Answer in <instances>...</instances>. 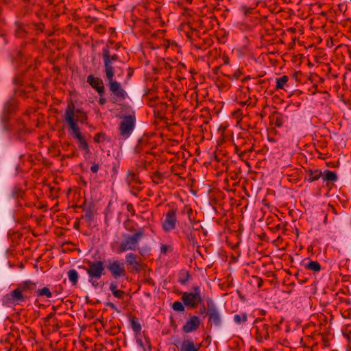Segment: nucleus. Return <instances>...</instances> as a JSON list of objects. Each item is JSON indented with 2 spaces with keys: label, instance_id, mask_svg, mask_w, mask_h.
Instances as JSON below:
<instances>
[{
  "label": "nucleus",
  "instance_id": "obj_1",
  "mask_svg": "<svg viewBox=\"0 0 351 351\" xmlns=\"http://www.w3.org/2000/svg\"><path fill=\"white\" fill-rule=\"evenodd\" d=\"M36 287L37 282L30 280L19 283L16 289L2 298L3 305L10 306L21 304L30 298Z\"/></svg>",
  "mask_w": 351,
  "mask_h": 351
},
{
  "label": "nucleus",
  "instance_id": "obj_2",
  "mask_svg": "<svg viewBox=\"0 0 351 351\" xmlns=\"http://www.w3.org/2000/svg\"><path fill=\"white\" fill-rule=\"evenodd\" d=\"M104 72L106 80L108 82V86L109 90L117 98L124 100L128 94L126 91L121 87L119 82L114 80L116 72L118 77L123 75V69L121 66L114 65V63H110V61L104 62Z\"/></svg>",
  "mask_w": 351,
  "mask_h": 351
},
{
  "label": "nucleus",
  "instance_id": "obj_3",
  "mask_svg": "<svg viewBox=\"0 0 351 351\" xmlns=\"http://www.w3.org/2000/svg\"><path fill=\"white\" fill-rule=\"evenodd\" d=\"M145 234L142 229H138L134 234H124L123 235V241L120 243L118 253H121L127 250L134 251L137 248L138 244Z\"/></svg>",
  "mask_w": 351,
  "mask_h": 351
},
{
  "label": "nucleus",
  "instance_id": "obj_4",
  "mask_svg": "<svg viewBox=\"0 0 351 351\" xmlns=\"http://www.w3.org/2000/svg\"><path fill=\"white\" fill-rule=\"evenodd\" d=\"M191 292L182 293V301L186 306L193 309L197 308L199 303H203V296L199 286H193Z\"/></svg>",
  "mask_w": 351,
  "mask_h": 351
},
{
  "label": "nucleus",
  "instance_id": "obj_5",
  "mask_svg": "<svg viewBox=\"0 0 351 351\" xmlns=\"http://www.w3.org/2000/svg\"><path fill=\"white\" fill-rule=\"evenodd\" d=\"M19 103L18 100L14 97H10L4 104L1 121L2 123L3 129L4 130H8L10 129L9 121L10 116L14 114L19 110Z\"/></svg>",
  "mask_w": 351,
  "mask_h": 351
},
{
  "label": "nucleus",
  "instance_id": "obj_6",
  "mask_svg": "<svg viewBox=\"0 0 351 351\" xmlns=\"http://www.w3.org/2000/svg\"><path fill=\"white\" fill-rule=\"evenodd\" d=\"M66 118L68 120L69 128L72 131L73 138H76L79 142V148L84 150L86 154L90 153L88 144L87 143L84 136L81 133L78 125L74 123L71 113H67Z\"/></svg>",
  "mask_w": 351,
  "mask_h": 351
},
{
  "label": "nucleus",
  "instance_id": "obj_7",
  "mask_svg": "<svg viewBox=\"0 0 351 351\" xmlns=\"http://www.w3.org/2000/svg\"><path fill=\"white\" fill-rule=\"evenodd\" d=\"M207 311L206 316L208 319V326L214 325L215 326H219L221 324L222 319L219 311L216 304L211 298L206 300Z\"/></svg>",
  "mask_w": 351,
  "mask_h": 351
},
{
  "label": "nucleus",
  "instance_id": "obj_8",
  "mask_svg": "<svg viewBox=\"0 0 351 351\" xmlns=\"http://www.w3.org/2000/svg\"><path fill=\"white\" fill-rule=\"evenodd\" d=\"M67 113H71L72 118L75 124H77V122H80L81 123H87L88 116L86 113L82 109H75V104L73 101L71 100L69 102H68L64 114V119L68 123V120L66 118Z\"/></svg>",
  "mask_w": 351,
  "mask_h": 351
},
{
  "label": "nucleus",
  "instance_id": "obj_9",
  "mask_svg": "<svg viewBox=\"0 0 351 351\" xmlns=\"http://www.w3.org/2000/svg\"><path fill=\"white\" fill-rule=\"evenodd\" d=\"M136 124V117L134 114L124 116L119 124V134L124 139L128 138L134 129Z\"/></svg>",
  "mask_w": 351,
  "mask_h": 351
},
{
  "label": "nucleus",
  "instance_id": "obj_10",
  "mask_svg": "<svg viewBox=\"0 0 351 351\" xmlns=\"http://www.w3.org/2000/svg\"><path fill=\"white\" fill-rule=\"evenodd\" d=\"M88 267H84L88 278L100 279L105 274V264L101 261L87 262Z\"/></svg>",
  "mask_w": 351,
  "mask_h": 351
},
{
  "label": "nucleus",
  "instance_id": "obj_11",
  "mask_svg": "<svg viewBox=\"0 0 351 351\" xmlns=\"http://www.w3.org/2000/svg\"><path fill=\"white\" fill-rule=\"evenodd\" d=\"M176 208H170L165 214V219L162 222V228L164 232H169L176 228L178 223Z\"/></svg>",
  "mask_w": 351,
  "mask_h": 351
},
{
  "label": "nucleus",
  "instance_id": "obj_12",
  "mask_svg": "<svg viewBox=\"0 0 351 351\" xmlns=\"http://www.w3.org/2000/svg\"><path fill=\"white\" fill-rule=\"evenodd\" d=\"M253 328L256 330V339L258 342L267 340L269 337V325L263 323V319L256 318L254 320Z\"/></svg>",
  "mask_w": 351,
  "mask_h": 351
},
{
  "label": "nucleus",
  "instance_id": "obj_13",
  "mask_svg": "<svg viewBox=\"0 0 351 351\" xmlns=\"http://www.w3.org/2000/svg\"><path fill=\"white\" fill-rule=\"evenodd\" d=\"M107 268L109 270L111 276L114 279H118L119 278L123 277L126 275L124 264L119 261L116 260L110 263L108 265Z\"/></svg>",
  "mask_w": 351,
  "mask_h": 351
},
{
  "label": "nucleus",
  "instance_id": "obj_14",
  "mask_svg": "<svg viewBox=\"0 0 351 351\" xmlns=\"http://www.w3.org/2000/svg\"><path fill=\"white\" fill-rule=\"evenodd\" d=\"M125 263L128 266H132L136 273L141 272L145 265L141 262V258L132 252L128 253L125 255Z\"/></svg>",
  "mask_w": 351,
  "mask_h": 351
},
{
  "label": "nucleus",
  "instance_id": "obj_15",
  "mask_svg": "<svg viewBox=\"0 0 351 351\" xmlns=\"http://www.w3.org/2000/svg\"><path fill=\"white\" fill-rule=\"evenodd\" d=\"M10 129L8 131H10L12 134L19 139H21L27 132L26 124L21 119L16 120L14 124L12 125H10Z\"/></svg>",
  "mask_w": 351,
  "mask_h": 351
},
{
  "label": "nucleus",
  "instance_id": "obj_16",
  "mask_svg": "<svg viewBox=\"0 0 351 351\" xmlns=\"http://www.w3.org/2000/svg\"><path fill=\"white\" fill-rule=\"evenodd\" d=\"M14 36L16 38H24L27 36L28 31L31 29V25L19 21H16L14 23Z\"/></svg>",
  "mask_w": 351,
  "mask_h": 351
},
{
  "label": "nucleus",
  "instance_id": "obj_17",
  "mask_svg": "<svg viewBox=\"0 0 351 351\" xmlns=\"http://www.w3.org/2000/svg\"><path fill=\"white\" fill-rule=\"evenodd\" d=\"M200 325L199 318L196 315L189 317V319L186 321L182 326V331L184 333H190L197 330Z\"/></svg>",
  "mask_w": 351,
  "mask_h": 351
},
{
  "label": "nucleus",
  "instance_id": "obj_18",
  "mask_svg": "<svg viewBox=\"0 0 351 351\" xmlns=\"http://www.w3.org/2000/svg\"><path fill=\"white\" fill-rule=\"evenodd\" d=\"M87 82L95 88L99 96H102L105 92V87L101 79L95 77L93 75H89L87 77Z\"/></svg>",
  "mask_w": 351,
  "mask_h": 351
},
{
  "label": "nucleus",
  "instance_id": "obj_19",
  "mask_svg": "<svg viewBox=\"0 0 351 351\" xmlns=\"http://www.w3.org/2000/svg\"><path fill=\"white\" fill-rule=\"evenodd\" d=\"M174 345L178 348V351H200L202 346L201 343L195 344L191 339L183 340L180 346H178L176 343Z\"/></svg>",
  "mask_w": 351,
  "mask_h": 351
},
{
  "label": "nucleus",
  "instance_id": "obj_20",
  "mask_svg": "<svg viewBox=\"0 0 351 351\" xmlns=\"http://www.w3.org/2000/svg\"><path fill=\"white\" fill-rule=\"evenodd\" d=\"M102 59L104 62L110 61V63H115L119 62L121 63V64H124V62L120 60L119 56L117 54L110 53V47L108 45L105 46L102 49Z\"/></svg>",
  "mask_w": 351,
  "mask_h": 351
},
{
  "label": "nucleus",
  "instance_id": "obj_21",
  "mask_svg": "<svg viewBox=\"0 0 351 351\" xmlns=\"http://www.w3.org/2000/svg\"><path fill=\"white\" fill-rule=\"evenodd\" d=\"M322 176V173L319 169H307L306 170L304 180L308 182H312L318 180Z\"/></svg>",
  "mask_w": 351,
  "mask_h": 351
},
{
  "label": "nucleus",
  "instance_id": "obj_22",
  "mask_svg": "<svg viewBox=\"0 0 351 351\" xmlns=\"http://www.w3.org/2000/svg\"><path fill=\"white\" fill-rule=\"evenodd\" d=\"M109 289L114 298L119 300H123L124 298L125 293L123 290L118 289V285L116 281L112 280L110 282Z\"/></svg>",
  "mask_w": 351,
  "mask_h": 351
},
{
  "label": "nucleus",
  "instance_id": "obj_23",
  "mask_svg": "<svg viewBox=\"0 0 351 351\" xmlns=\"http://www.w3.org/2000/svg\"><path fill=\"white\" fill-rule=\"evenodd\" d=\"M125 181L127 182L129 186H131L132 184H141L138 176L132 170L128 171Z\"/></svg>",
  "mask_w": 351,
  "mask_h": 351
},
{
  "label": "nucleus",
  "instance_id": "obj_24",
  "mask_svg": "<svg viewBox=\"0 0 351 351\" xmlns=\"http://www.w3.org/2000/svg\"><path fill=\"white\" fill-rule=\"evenodd\" d=\"M25 194V191L23 189L22 186L19 184L14 185L11 192L12 197L16 199H23Z\"/></svg>",
  "mask_w": 351,
  "mask_h": 351
},
{
  "label": "nucleus",
  "instance_id": "obj_25",
  "mask_svg": "<svg viewBox=\"0 0 351 351\" xmlns=\"http://www.w3.org/2000/svg\"><path fill=\"white\" fill-rule=\"evenodd\" d=\"M33 292H34L37 297H45L47 298H51L52 297V293L47 287L38 289L36 288Z\"/></svg>",
  "mask_w": 351,
  "mask_h": 351
},
{
  "label": "nucleus",
  "instance_id": "obj_26",
  "mask_svg": "<svg viewBox=\"0 0 351 351\" xmlns=\"http://www.w3.org/2000/svg\"><path fill=\"white\" fill-rule=\"evenodd\" d=\"M289 80V77L287 75H282L280 77L276 79V89H284L287 90V87H289L287 82Z\"/></svg>",
  "mask_w": 351,
  "mask_h": 351
},
{
  "label": "nucleus",
  "instance_id": "obj_27",
  "mask_svg": "<svg viewBox=\"0 0 351 351\" xmlns=\"http://www.w3.org/2000/svg\"><path fill=\"white\" fill-rule=\"evenodd\" d=\"M129 320L133 331L136 333H139L141 331L142 328L136 317L132 315H130Z\"/></svg>",
  "mask_w": 351,
  "mask_h": 351
},
{
  "label": "nucleus",
  "instance_id": "obj_28",
  "mask_svg": "<svg viewBox=\"0 0 351 351\" xmlns=\"http://www.w3.org/2000/svg\"><path fill=\"white\" fill-rule=\"evenodd\" d=\"M191 278V276L189 271L186 270H182L178 274V282L181 285H186Z\"/></svg>",
  "mask_w": 351,
  "mask_h": 351
},
{
  "label": "nucleus",
  "instance_id": "obj_29",
  "mask_svg": "<svg viewBox=\"0 0 351 351\" xmlns=\"http://www.w3.org/2000/svg\"><path fill=\"white\" fill-rule=\"evenodd\" d=\"M304 267L306 269L313 271H319L321 270V265L317 261H310L304 264Z\"/></svg>",
  "mask_w": 351,
  "mask_h": 351
},
{
  "label": "nucleus",
  "instance_id": "obj_30",
  "mask_svg": "<svg viewBox=\"0 0 351 351\" xmlns=\"http://www.w3.org/2000/svg\"><path fill=\"white\" fill-rule=\"evenodd\" d=\"M84 214L82 215L81 218L84 219L87 223L90 224L94 219L93 212L90 207L84 210Z\"/></svg>",
  "mask_w": 351,
  "mask_h": 351
},
{
  "label": "nucleus",
  "instance_id": "obj_31",
  "mask_svg": "<svg viewBox=\"0 0 351 351\" xmlns=\"http://www.w3.org/2000/svg\"><path fill=\"white\" fill-rule=\"evenodd\" d=\"M67 274L69 281L74 285H77L79 278L77 271L75 269H72L67 272Z\"/></svg>",
  "mask_w": 351,
  "mask_h": 351
},
{
  "label": "nucleus",
  "instance_id": "obj_32",
  "mask_svg": "<svg viewBox=\"0 0 351 351\" xmlns=\"http://www.w3.org/2000/svg\"><path fill=\"white\" fill-rule=\"evenodd\" d=\"M322 179L324 181L335 182L337 180V176L335 172L326 170L324 175L322 176Z\"/></svg>",
  "mask_w": 351,
  "mask_h": 351
},
{
  "label": "nucleus",
  "instance_id": "obj_33",
  "mask_svg": "<svg viewBox=\"0 0 351 351\" xmlns=\"http://www.w3.org/2000/svg\"><path fill=\"white\" fill-rule=\"evenodd\" d=\"M30 93V90H27L26 88H22L21 87H15L14 89V95H16L19 97H23V98H27L28 93Z\"/></svg>",
  "mask_w": 351,
  "mask_h": 351
},
{
  "label": "nucleus",
  "instance_id": "obj_34",
  "mask_svg": "<svg viewBox=\"0 0 351 351\" xmlns=\"http://www.w3.org/2000/svg\"><path fill=\"white\" fill-rule=\"evenodd\" d=\"M261 2V1H256L254 3L253 6L247 7V5H242L241 7V10L243 12L245 16H247L248 14H251L252 10H254L256 6L258 5V3Z\"/></svg>",
  "mask_w": 351,
  "mask_h": 351
},
{
  "label": "nucleus",
  "instance_id": "obj_35",
  "mask_svg": "<svg viewBox=\"0 0 351 351\" xmlns=\"http://www.w3.org/2000/svg\"><path fill=\"white\" fill-rule=\"evenodd\" d=\"M13 60L19 64L26 61V57L24 55L23 52L19 50L16 51V54L13 57Z\"/></svg>",
  "mask_w": 351,
  "mask_h": 351
},
{
  "label": "nucleus",
  "instance_id": "obj_36",
  "mask_svg": "<svg viewBox=\"0 0 351 351\" xmlns=\"http://www.w3.org/2000/svg\"><path fill=\"white\" fill-rule=\"evenodd\" d=\"M234 321L237 324H241L245 323L247 319V315L245 313L242 314H236L234 315Z\"/></svg>",
  "mask_w": 351,
  "mask_h": 351
},
{
  "label": "nucleus",
  "instance_id": "obj_37",
  "mask_svg": "<svg viewBox=\"0 0 351 351\" xmlns=\"http://www.w3.org/2000/svg\"><path fill=\"white\" fill-rule=\"evenodd\" d=\"M254 151V144H251V146L249 148H245L243 150L240 152L238 154L239 158L243 160H247L248 157H247V154Z\"/></svg>",
  "mask_w": 351,
  "mask_h": 351
},
{
  "label": "nucleus",
  "instance_id": "obj_38",
  "mask_svg": "<svg viewBox=\"0 0 351 351\" xmlns=\"http://www.w3.org/2000/svg\"><path fill=\"white\" fill-rule=\"evenodd\" d=\"M146 345H144L143 341L141 339H136L138 346L143 348V351H151V343L149 339L145 338Z\"/></svg>",
  "mask_w": 351,
  "mask_h": 351
},
{
  "label": "nucleus",
  "instance_id": "obj_39",
  "mask_svg": "<svg viewBox=\"0 0 351 351\" xmlns=\"http://www.w3.org/2000/svg\"><path fill=\"white\" fill-rule=\"evenodd\" d=\"M152 182L156 184H158L162 182V180L164 178V176L162 173L159 171H155L152 176Z\"/></svg>",
  "mask_w": 351,
  "mask_h": 351
},
{
  "label": "nucleus",
  "instance_id": "obj_40",
  "mask_svg": "<svg viewBox=\"0 0 351 351\" xmlns=\"http://www.w3.org/2000/svg\"><path fill=\"white\" fill-rule=\"evenodd\" d=\"M31 29H34L38 32H43L45 29V25L43 23H31Z\"/></svg>",
  "mask_w": 351,
  "mask_h": 351
},
{
  "label": "nucleus",
  "instance_id": "obj_41",
  "mask_svg": "<svg viewBox=\"0 0 351 351\" xmlns=\"http://www.w3.org/2000/svg\"><path fill=\"white\" fill-rule=\"evenodd\" d=\"M184 304L180 301H176L172 304V308L178 312H183L185 310Z\"/></svg>",
  "mask_w": 351,
  "mask_h": 351
},
{
  "label": "nucleus",
  "instance_id": "obj_42",
  "mask_svg": "<svg viewBox=\"0 0 351 351\" xmlns=\"http://www.w3.org/2000/svg\"><path fill=\"white\" fill-rule=\"evenodd\" d=\"M186 238L189 242L193 245V246L197 245V241L195 233L193 231H191L189 233H186Z\"/></svg>",
  "mask_w": 351,
  "mask_h": 351
},
{
  "label": "nucleus",
  "instance_id": "obj_43",
  "mask_svg": "<svg viewBox=\"0 0 351 351\" xmlns=\"http://www.w3.org/2000/svg\"><path fill=\"white\" fill-rule=\"evenodd\" d=\"M106 134L102 132L97 133L93 138L94 141L97 143L104 142L106 141Z\"/></svg>",
  "mask_w": 351,
  "mask_h": 351
},
{
  "label": "nucleus",
  "instance_id": "obj_44",
  "mask_svg": "<svg viewBox=\"0 0 351 351\" xmlns=\"http://www.w3.org/2000/svg\"><path fill=\"white\" fill-rule=\"evenodd\" d=\"M273 121L276 127H281L283 124L282 116L280 114H277L276 116L274 115Z\"/></svg>",
  "mask_w": 351,
  "mask_h": 351
},
{
  "label": "nucleus",
  "instance_id": "obj_45",
  "mask_svg": "<svg viewBox=\"0 0 351 351\" xmlns=\"http://www.w3.org/2000/svg\"><path fill=\"white\" fill-rule=\"evenodd\" d=\"M13 84L16 87H22L23 86V79L22 75H16L12 80Z\"/></svg>",
  "mask_w": 351,
  "mask_h": 351
},
{
  "label": "nucleus",
  "instance_id": "obj_46",
  "mask_svg": "<svg viewBox=\"0 0 351 351\" xmlns=\"http://www.w3.org/2000/svg\"><path fill=\"white\" fill-rule=\"evenodd\" d=\"M252 280H254L257 284L258 288H261L263 285V279L257 276H252Z\"/></svg>",
  "mask_w": 351,
  "mask_h": 351
},
{
  "label": "nucleus",
  "instance_id": "obj_47",
  "mask_svg": "<svg viewBox=\"0 0 351 351\" xmlns=\"http://www.w3.org/2000/svg\"><path fill=\"white\" fill-rule=\"evenodd\" d=\"M341 315L345 319H351V308L343 311L341 313Z\"/></svg>",
  "mask_w": 351,
  "mask_h": 351
},
{
  "label": "nucleus",
  "instance_id": "obj_48",
  "mask_svg": "<svg viewBox=\"0 0 351 351\" xmlns=\"http://www.w3.org/2000/svg\"><path fill=\"white\" fill-rule=\"evenodd\" d=\"M126 209L131 213L132 216L135 215V210L132 203H128L126 205Z\"/></svg>",
  "mask_w": 351,
  "mask_h": 351
},
{
  "label": "nucleus",
  "instance_id": "obj_49",
  "mask_svg": "<svg viewBox=\"0 0 351 351\" xmlns=\"http://www.w3.org/2000/svg\"><path fill=\"white\" fill-rule=\"evenodd\" d=\"M171 250L172 249H171V246L167 245L162 244L160 246V252L164 254H166L167 252H168V250Z\"/></svg>",
  "mask_w": 351,
  "mask_h": 351
},
{
  "label": "nucleus",
  "instance_id": "obj_50",
  "mask_svg": "<svg viewBox=\"0 0 351 351\" xmlns=\"http://www.w3.org/2000/svg\"><path fill=\"white\" fill-rule=\"evenodd\" d=\"M241 74V72L239 71V69H238V70L235 71V72L233 75H228V77L230 80H233L234 79H238Z\"/></svg>",
  "mask_w": 351,
  "mask_h": 351
},
{
  "label": "nucleus",
  "instance_id": "obj_51",
  "mask_svg": "<svg viewBox=\"0 0 351 351\" xmlns=\"http://www.w3.org/2000/svg\"><path fill=\"white\" fill-rule=\"evenodd\" d=\"M343 337L347 339V341H351V330H348L346 329L344 332H343Z\"/></svg>",
  "mask_w": 351,
  "mask_h": 351
},
{
  "label": "nucleus",
  "instance_id": "obj_52",
  "mask_svg": "<svg viewBox=\"0 0 351 351\" xmlns=\"http://www.w3.org/2000/svg\"><path fill=\"white\" fill-rule=\"evenodd\" d=\"M128 74H127V80L125 82H128L132 77V76L134 74V69L132 67H128L127 69Z\"/></svg>",
  "mask_w": 351,
  "mask_h": 351
},
{
  "label": "nucleus",
  "instance_id": "obj_53",
  "mask_svg": "<svg viewBox=\"0 0 351 351\" xmlns=\"http://www.w3.org/2000/svg\"><path fill=\"white\" fill-rule=\"evenodd\" d=\"M98 280L99 279L88 278V282L96 289L99 286V283L97 282Z\"/></svg>",
  "mask_w": 351,
  "mask_h": 351
},
{
  "label": "nucleus",
  "instance_id": "obj_54",
  "mask_svg": "<svg viewBox=\"0 0 351 351\" xmlns=\"http://www.w3.org/2000/svg\"><path fill=\"white\" fill-rule=\"evenodd\" d=\"M302 74L300 71H295L293 74V77L295 81H300V77H302Z\"/></svg>",
  "mask_w": 351,
  "mask_h": 351
},
{
  "label": "nucleus",
  "instance_id": "obj_55",
  "mask_svg": "<svg viewBox=\"0 0 351 351\" xmlns=\"http://www.w3.org/2000/svg\"><path fill=\"white\" fill-rule=\"evenodd\" d=\"M106 305L108 307H110V308L113 309L114 311H117V312H119V310L118 309V308L116 306V305L111 302H106Z\"/></svg>",
  "mask_w": 351,
  "mask_h": 351
},
{
  "label": "nucleus",
  "instance_id": "obj_56",
  "mask_svg": "<svg viewBox=\"0 0 351 351\" xmlns=\"http://www.w3.org/2000/svg\"><path fill=\"white\" fill-rule=\"evenodd\" d=\"M201 305L199 313L203 315L204 313L206 314L207 307L205 306L204 301L203 300V303H199Z\"/></svg>",
  "mask_w": 351,
  "mask_h": 351
},
{
  "label": "nucleus",
  "instance_id": "obj_57",
  "mask_svg": "<svg viewBox=\"0 0 351 351\" xmlns=\"http://www.w3.org/2000/svg\"><path fill=\"white\" fill-rule=\"evenodd\" d=\"M99 166L98 164H96V163H94L91 167H90V171L93 173H97L99 171Z\"/></svg>",
  "mask_w": 351,
  "mask_h": 351
},
{
  "label": "nucleus",
  "instance_id": "obj_58",
  "mask_svg": "<svg viewBox=\"0 0 351 351\" xmlns=\"http://www.w3.org/2000/svg\"><path fill=\"white\" fill-rule=\"evenodd\" d=\"M24 88H26L27 90H30V93L36 90L34 86L32 84L25 86Z\"/></svg>",
  "mask_w": 351,
  "mask_h": 351
},
{
  "label": "nucleus",
  "instance_id": "obj_59",
  "mask_svg": "<svg viewBox=\"0 0 351 351\" xmlns=\"http://www.w3.org/2000/svg\"><path fill=\"white\" fill-rule=\"evenodd\" d=\"M2 3L5 5H14L12 0H1Z\"/></svg>",
  "mask_w": 351,
  "mask_h": 351
},
{
  "label": "nucleus",
  "instance_id": "obj_60",
  "mask_svg": "<svg viewBox=\"0 0 351 351\" xmlns=\"http://www.w3.org/2000/svg\"><path fill=\"white\" fill-rule=\"evenodd\" d=\"M101 97L99 98V101H98V103L100 105H104L106 104V99L104 98V97H102V96H100Z\"/></svg>",
  "mask_w": 351,
  "mask_h": 351
},
{
  "label": "nucleus",
  "instance_id": "obj_61",
  "mask_svg": "<svg viewBox=\"0 0 351 351\" xmlns=\"http://www.w3.org/2000/svg\"><path fill=\"white\" fill-rule=\"evenodd\" d=\"M240 106H243L245 105H247V106H250L251 105V102L249 101V99L245 101H241L239 103Z\"/></svg>",
  "mask_w": 351,
  "mask_h": 351
},
{
  "label": "nucleus",
  "instance_id": "obj_62",
  "mask_svg": "<svg viewBox=\"0 0 351 351\" xmlns=\"http://www.w3.org/2000/svg\"><path fill=\"white\" fill-rule=\"evenodd\" d=\"M155 14L157 18H160V8H157L155 10Z\"/></svg>",
  "mask_w": 351,
  "mask_h": 351
},
{
  "label": "nucleus",
  "instance_id": "obj_63",
  "mask_svg": "<svg viewBox=\"0 0 351 351\" xmlns=\"http://www.w3.org/2000/svg\"><path fill=\"white\" fill-rule=\"evenodd\" d=\"M346 23L348 25H349L350 30L351 32V18H348L346 20Z\"/></svg>",
  "mask_w": 351,
  "mask_h": 351
},
{
  "label": "nucleus",
  "instance_id": "obj_64",
  "mask_svg": "<svg viewBox=\"0 0 351 351\" xmlns=\"http://www.w3.org/2000/svg\"><path fill=\"white\" fill-rule=\"evenodd\" d=\"M347 351H351V341L348 342Z\"/></svg>",
  "mask_w": 351,
  "mask_h": 351
}]
</instances>
